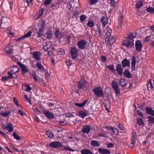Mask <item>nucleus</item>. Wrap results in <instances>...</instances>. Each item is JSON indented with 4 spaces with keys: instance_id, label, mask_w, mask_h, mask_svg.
<instances>
[{
    "instance_id": "nucleus-21",
    "label": "nucleus",
    "mask_w": 154,
    "mask_h": 154,
    "mask_svg": "<svg viewBox=\"0 0 154 154\" xmlns=\"http://www.w3.org/2000/svg\"><path fill=\"white\" fill-rule=\"evenodd\" d=\"M32 54L34 58L37 61H39L40 59L41 53L39 52H33Z\"/></svg>"
},
{
    "instance_id": "nucleus-35",
    "label": "nucleus",
    "mask_w": 154,
    "mask_h": 154,
    "mask_svg": "<svg viewBox=\"0 0 154 154\" xmlns=\"http://www.w3.org/2000/svg\"><path fill=\"white\" fill-rule=\"evenodd\" d=\"M46 20H42L41 23H39L38 25L39 29H42L44 30L46 25Z\"/></svg>"
},
{
    "instance_id": "nucleus-54",
    "label": "nucleus",
    "mask_w": 154,
    "mask_h": 154,
    "mask_svg": "<svg viewBox=\"0 0 154 154\" xmlns=\"http://www.w3.org/2000/svg\"><path fill=\"white\" fill-rule=\"evenodd\" d=\"M136 140V139H131V142L130 144L131 148H133L134 146Z\"/></svg>"
},
{
    "instance_id": "nucleus-48",
    "label": "nucleus",
    "mask_w": 154,
    "mask_h": 154,
    "mask_svg": "<svg viewBox=\"0 0 154 154\" xmlns=\"http://www.w3.org/2000/svg\"><path fill=\"white\" fill-rule=\"evenodd\" d=\"M137 33L135 32L134 33H131L129 34L127 38V39H133V38L135 37L137 35Z\"/></svg>"
},
{
    "instance_id": "nucleus-40",
    "label": "nucleus",
    "mask_w": 154,
    "mask_h": 154,
    "mask_svg": "<svg viewBox=\"0 0 154 154\" xmlns=\"http://www.w3.org/2000/svg\"><path fill=\"white\" fill-rule=\"evenodd\" d=\"M36 72L33 70L32 71V76L33 77V79L34 80L35 82H37L38 81V78L37 76Z\"/></svg>"
},
{
    "instance_id": "nucleus-55",
    "label": "nucleus",
    "mask_w": 154,
    "mask_h": 154,
    "mask_svg": "<svg viewBox=\"0 0 154 154\" xmlns=\"http://www.w3.org/2000/svg\"><path fill=\"white\" fill-rule=\"evenodd\" d=\"M98 0H89V2L90 6H92L93 5L96 4Z\"/></svg>"
},
{
    "instance_id": "nucleus-22",
    "label": "nucleus",
    "mask_w": 154,
    "mask_h": 154,
    "mask_svg": "<svg viewBox=\"0 0 154 154\" xmlns=\"http://www.w3.org/2000/svg\"><path fill=\"white\" fill-rule=\"evenodd\" d=\"M131 69H132V71L135 70V65L136 63L135 57L134 56H133L131 57Z\"/></svg>"
},
{
    "instance_id": "nucleus-24",
    "label": "nucleus",
    "mask_w": 154,
    "mask_h": 154,
    "mask_svg": "<svg viewBox=\"0 0 154 154\" xmlns=\"http://www.w3.org/2000/svg\"><path fill=\"white\" fill-rule=\"evenodd\" d=\"M104 104L106 110L109 112V110L108 108L110 107L111 105L109 100L107 99L105 100L104 102Z\"/></svg>"
},
{
    "instance_id": "nucleus-5",
    "label": "nucleus",
    "mask_w": 154,
    "mask_h": 154,
    "mask_svg": "<svg viewBox=\"0 0 154 154\" xmlns=\"http://www.w3.org/2000/svg\"><path fill=\"white\" fill-rule=\"evenodd\" d=\"M79 49L75 45L71 47L70 54L73 59H77L78 57Z\"/></svg>"
},
{
    "instance_id": "nucleus-33",
    "label": "nucleus",
    "mask_w": 154,
    "mask_h": 154,
    "mask_svg": "<svg viewBox=\"0 0 154 154\" xmlns=\"http://www.w3.org/2000/svg\"><path fill=\"white\" fill-rule=\"evenodd\" d=\"M45 8H41L39 11L38 13L36 14L37 18L36 19L40 18L43 14Z\"/></svg>"
},
{
    "instance_id": "nucleus-38",
    "label": "nucleus",
    "mask_w": 154,
    "mask_h": 154,
    "mask_svg": "<svg viewBox=\"0 0 154 154\" xmlns=\"http://www.w3.org/2000/svg\"><path fill=\"white\" fill-rule=\"evenodd\" d=\"M20 71V69L17 66H13V68L11 69V71L14 74L15 73L18 72Z\"/></svg>"
},
{
    "instance_id": "nucleus-29",
    "label": "nucleus",
    "mask_w": 154,
    "mask_h": 154,
    "mask_svg": "<svg viewBox=\"0 0 154 154\" xmlns=\"http://www.w3.org/2000/svg\"><path fill=\"white\" fill-rule=\"evenodd\" d=\"M52 30L49 29V30L45 34V36H46V38L48 39H51L52 38Z\"/></svg>"
},
{
    "instance_id": "nucleus-52",
    "label": "nucleus",
    "mask_w": 154,
    "mask_h": 154,
    "mask_svg": "<svg viewBox=\"0 0 154 154\" xmlns=\"http://www.w3.org/2000/svg\"><path fill=\"white\" fill-rule=\"evenodd\" d=\"M87 16L83 14L80 17V19L81 22H83L85 21L87 19Z\"/></svg>"
},
{
    "instance_id": "nucleus-59",
    "label": "nucleus",
    "mask_w": 154,
    "mask_h": 154,
    "mask_svg": "<svg viewBox=\"0 0 154 154\" xmlns=\"http://www.w3.org/2000/svg\"><path fill=\"white\" fill-rule=\"evenodd\" d=\"M32 33V32L31 31H29L28 32L23 35L24 38L29 37L31 36Z\"/></svg>"
},
{
    "instance_id": "nucleus-27",
    "label": "nucleus",
    "mask_w": 154,
    "mask_h": 154,
    "mask_svg": "<svg viewBox=\"0 0 154 154\" xmlns=\"http://www.w3.org/2000/svg\"><path fill=\"white\" fill-rule=\"evenodd\" d=\"M36 66L38 68V70L41 72H43L45 70L44 67L41 64V63L37 62L36 63Z\"/></svg>"
},
{
    "instance_id": "nucleus-17",
    "label": "nucleus",
    "mask_w": 154,
    "mask_h": 154,
    "mask_svg": "<svg viewBox=\"0 0 154 154\" xmlns=\"http://www.w3.org/2000/svg\"><path fill=\"white\" fill-rule=\"evenodd\" d=\"M63 41L66 45L69 44L70 43L71 38V35L64 34L63 35Z\"/></svg>"
},
{
    "instance_id": "nucleus-4",
    "label": "nucleus",
    "mask_w": 154,
    "mask_h": 154,
    "mask_svg": "<svg viewBox=\"0 0 154 154\" xmlns=\"http://www.w3.org/2000/svg\"><path fill=\"white\" fill-rule=\"evenodd\" d=\"M1 126L3 130H7L9 132L11 133L14 131V125L11 122H6L5 123H2L1 125Z\"/></svg>"
},
{
    "instance_id": "nucleus-32",
    "label": "nucleus",
    "mask_w": 154,
    "mask_h": 154,
    "mask_svg": "<svg viewBox=\"0 0 154 154\" xmlns=\"http://www.w3.org/2000/svg\"><path fill=\"white\" fill-rule=\"evenodd\" d=\"M124 19V16L123 15H120L118 18V26L121 27L122 26V24L123 22V20Z\"/></svg>"
},
{
    "instance_id": "nucleus-10",
    "label": "nucleus",
    "mask_w": 154,
    "mask_h": 154,
    "mask_svg": "<svg viewBox=\"0 0 154 154\" xmlns=\"http://www.w3.org/2000/svg\"><path fill=\"white\" fill-rule=\"evenodd\" d=\"M112 87L113 89L115 91L116 94H119L120 93V90L119 89V85L117 81H112Z\"/></svg>"
},
{
    "instance_id": "nucleus-60",
    "label": "nucleus",
    "mask_w": 154,
    "mask_h": 154,
    "mask_svg": "<svg viewBox=\"0 0 154 154\" xmlns=\"http://www.w3.org/2000/svg\"><path fill=\"white\" fill-rule=\"evenodd\" d=\"M63 149L66 150L67 151H69L72 152L75 151V150L71 149L70 146H68L67 147L66 146H64L63 147Z\"/></svg>"
},
{
    "instance_id": "nucleus-51",
    "label": "nucleus",
    "mask_w": 154,
    "mask_h": 154,
    "mask_svg": "<svg viewBox=\"0 0 154 154\" xmlns=\"http://www.w3.org/2000/svg\"><path fill=\"white\" fill-rule=\"evenodd\" d=\"M146 11L152 14H154V8L152 7H149L146 8Z\"/></svg>"
},
{
    "instance_id": "nucleus-26",
    "label": "nucleus",
    "mask_w": 154,
    "mask_h": 154,
    "mask_svg": "<svg viewBox=\"0 0 154 154\" xmlns=\"http://www.w3.org/2000/svg\"><path fill=\"white\" fill-rule=\"evenodd\" d=\"M80 152L81 154H94L92 151L87 148L82 149Z\"/></svg>"
},
{
    "instance_id": "nucleus-49",
    "label": "nucleus",
    "mask_w": 154,
    "mask_h": 154,
    "mask_svg": "<svg viewBox=\"0 0 154 154\" xmlns=\"http://www.w3.org/2000/svg\"><path fill=\"white\" fill-rule=\"evenodd\" d=\"M54 35L57 38H59L61 35V33L58 29H57L54 32Z\"/></svg>"
},
{
    "instance_id": "nucleus-45",
    "label": "nucleus",
    "mask_w": 154,
    "mask_h": 154,
    "mask_svg": "<svg viewBox=\"0 0 154 154\" xmlns=\"http://www.w3.org/2000/svg\"><path fill=\"white\" fill-rule=\"evenodd\" d=\"M136 121L139 125H144V122L141 118H138L136 119Z\"/></svg>"
},
{
    "instance_id": "nucleus-41",
    "label": "nucleus",
    "mask_w": 154,
    "mask_h": 154,
    "mask_svg": "<svg viewBox=\"0 0 154 154\" xmlns=\"http://www.w3.org/2000/svg\"><path fill=\"white\" fill-rule=\"evenodd\" d=\"M119 85L124 88L126 85L125 79H121L119 80Z\"/></svg>"
},
{
    "instance_id": "nucleus-6",
    "label": "nucleus",
    "mask_w": 154,
    "mask_h": 154,
    "mask_svg": "<svg viewBox=\"0 0 154 154\" xmlns=\"http://www.w3.org/2000/svg\"><path fill=\"white\" fill-rule=\"evenodd\" d=\"M63 146L62 143L59 141H54L50 143L48 148L58 149Z\"/></svg>"
},
{
    "instance_id": "nucleus-31",
    "label": "nucleus",
    "mask_w": 154,
    "mask_h": 154,
    "mask_svg": "<svg viewBox=\"0 0 154 154\" xmlns=\"http://www.w3.org/2000/svg\"><path fill=\"white\" fill-rule=\"evenodd\" d=\"M23 86L24 88V91L26 92H29L32 90V87L28 84H23Z\"/></svg>"
},
{
    "instance_id": "nucleus-9",
    "label": "nucleus",
    "mask_w": 154,
    "mask_h": 154,
    "mask_svg": "<svg viewBox=\"0 0 154 154\" xmlns=\"http://www.w3.org/2000/svg\"><path fill=\"white\" fill-rule=\"evenodd\" d=\"M43 112L45 116L48 119H51L54 118V114L51 112H50L48 110L43 109Z\"/></svg>"
},
{
    "instance_id": "nucleus-20",
    "label": "nucleus",
    "mask_w": 154,
    "mask_h": 154,
    "mask_svg": "<svg viewBox=\"0 0 154 154\" xmlns=\"http://www.w3.org/2000/svg\"><path fill=\"white\" fill-rule=\"evenodd\" d=\"M89 114L88 112L86 110H82L80 111L79 112L78 116H80L81 118L84 119L85 117L87 116Z\"/></svg>"
},
{
    "instance_id": "nucleus-30",
    "label": "nucleus",
    "mask_w": 154,
    "mask_h": 154,
    "mask_svg": "<svg viewBox=\"0 0 154 154\" xmlns=\"http://www.w3.org/2000/svg\"><path fill=\"white\" fill-rule=\"evenodd\" d=\"M88 101V99H87L85 101H83L82 103H74V104L75 106L81 108L84 106Z\"/></svg>"
},
{
    "instance_id": "nucleus-47",
    "label": "nucleus",
    "mask_w": 154,
    "mask_h": 154,
    "mask_svg": "<svg viewBox=\"0 0 154 154\" xmlns=\"http://www.w3.org/2000/svg\"><path fill=\"white\" fill-rule=\"evenodd\" d=\"M88 27L90 28H92L94 26V23L91 20H89L87 23Z\"/></svg>"
},
{
    "instance_id": "nucleus-13",
    "label": "nucleus",
    "mask_w": 154,
    "mask_h": 154,
    "mask_svg": "<svg viewBox=\"0 0 154 154\" xmlns=\"http://www.w3.org/2000/svg\"><path fill=\"white\" fill-rule=\"evenodd\" d=\"M17 64L19 66L22 71L23 72L22 73V74L24 75L28 72L29 70L28 69L26 66L21 63L19 61L17 62Z\"/></svg>"
},
{
    "instance_id": "nucleus-42",
    "label": "nucleus",
    "mask_w": 154,
    "mask_h": 154,
    "mask_svg": "<svg viewBox=\"0 0 154 154\" xmlns=\"http://www.w3.org/2000/svg\"><path fill=\"white\" fill-rule=\"evenodd\" d=\"M11 113V112L10 111H8L6 112H3L1 111L0 112V114L2 116L4 117H6L8 116Z\"/></svg>"
},
{
    "instance_id": "nucleus-11",
    "label": "nucleus",
    "mask_w": 154,
    "mask_h": 154,
    "mask_svg": "<svg viewBox=\"0 0 154 154\" xmlns=\"http://www.w3.org/2000/svg\"><path fill=\"white\" fill-rule=\"evenodd\" d=\"M109 3L110 6L112 7L108 12V13L111 14L113 12L114 10L116 9L117 2L114 0H109Z\"/></svg>"
},
{
    "instance_id": "nucleus-46",
    "label": "nucleus",
    "mask_w": 154,
    "mask_h": 154,
    "mask_svg": "<svg viewBox=\"0 0 154 154\" xmlns=\"http://www.w3.org/2000/svg\"><path fill=\"white\" fill-rule=\"evenodd\" d=\"M107 135V134H106V132L105 131H104L103 130L99 132L98 133V136L102 137H106Z\"/></svg>"
},
{
    "instance_id": "nucleus-37",
    "label": "nucleus",
    "mask_w": 154,
    "mask_h": 154,
    "mask_svg": "<svg viewBox=\"0 0 154 154\" xmlns=\"http://www.w3.org/2000/svg\"><path fill=\"white\" fill-rule=\"evenodd\" d=\"M49 44V42L43 43L42 48L45 51H47L50 48L51 46Z\"/></svg>"
},
{
    "instance_id": "nucleus-1",
    "label": "nucleus",
    "mask_w": 154,
    "mask_h": 154,
    "mask_svg": "<svg viewBox=\"0 0 154 154\" xmlns=\"http://www.w3.org/2000/svg\"><path fill=\"white\" fill-rule=\"evenodd\" d=\"M106 34L105 35V42L107 44L109 43L111 45H112L116 42V38L113 35L111 36V34L112 32V30L111 28L108 27L106 28Z\"/></svg>"
},
{
    "instance_id": "nucleus-62",
    "label": "nucleus",
    "mask_w": 154,
    "mask_h": 154,
    "mask_svg": "<svg viewBox=\"0 0 154 154\" xmlns=\"http://www.w3.org/2000/svg\"><path fill=\"white\" fill-rule=\"evenodd\" d=\"M145 106L146 103H143L140 104V105L138 107V108L142 110H144V108H145Z\"/></svg>"
},
{
    "instance_id": "nucleus-61",
    "label": "nucleus",
    "mask_w": 154,
    "mask_h": 154,
    "mask_svg": "<svg viewBox=\"0 0 154 154\" xmlns=\"http://www.w3.org/2000/svg\"><path fill=\"white\" fill-rule=\"evenodd\" d=\"M24 98L29 103L31 104V100L27 95H24Z\"/></svg>"
},
{
    "instance_id": "nucleus-25",
    "label": "nucleus",
    "mask_w": 154,
    "mask_h": 154,
    "mask_svg": "<svg viewBox=\"0 0 154 154\" xmlns=\"http://www.w3.org/2000/svg\"><path fill=\"white\" fill-rule=\"evenodd\" d=\"M123 74L125 76L128 78L130 79L132 78V75L131 73L128 69H125Z\"/></svg>"
},
{
    "instance_id": "nucleus-12",
    "label": "nucleus",
    "mask_w": 154,
    "mask_h": 154,
    "mask_svg": "<svg viewBox=\"0 0 154 154\" xmlns=\"http://www.w3.org/2000/svg\"><path fill=\"white\" fill-rule=\"evenodd\" d=\"M135 45L136 50L138 52L141 51L143 46H142V42L140 40H138L136 41Z\"/></svg>"
},
{
    "instance_id": "nucleus-63",
    "label": "nucleus",
    "mask_w": 154,
    "mask_h": 154,
    "mask_svg": "<svg viewBox=\"0 0 154 154\" xmlns=\"http://www.w3.org/2000/svg\"><path fill=\"white\" fill-rule=\"evenodd\" d=\"M52 0H45V1L44 4L45 5H47L51 4Z\"/></svg>"
},
{
    "instance_id": "nucleus-58",
    "label": "nucleus",
    "mask_w": 154,
    "mask_h": 154,
    "mask_svg": "<svg viewBox=\"0 0 154 154\" xmlns=\"http://www.w3.org/2000/svg\"><path fill=\"white\" fill-rule=\"evenodd\" d=\"M147 86L148 89L150 88L151 89L153 88V85L152 84L151 79H150L149 81Z\"/></svg>"
},
{
    "instance_id": "nucleus-2",
    "label": "nucleus",
    "mask_w": 154,
    "mask_h": 154,
    "mask_svg": "<svg viewBox=\"0 0 154 154\" xmlns=\"http://www.w3.org/2000/svg\"><path fill=\"white\" fill-rule=\"evenodd\" d=\"M92 91L96 96L100 98L104 96L103 91L102 88L100 86H96L94 88Z\"/></svg>"
},
{
    "instance_id": "nucleus-43",
    "label": "nucleus",
    "mask_w": 154,
    "mask_h": 154,
    "mask_svg": "<svg viewBox=\"0 0 154 154\" xmlns=\"http://www.w3.org/2000/svg\"><path fill=\"white\" fill-rule=\"evenodd\" d=\"M91 145L92 146L98 147L100 145L98 142L96 140H93L91 141Z\"/></svg>"
},
{
    "instance_id": "nucleus-23",
    "label": "nucleus",
    "mask_w": 154,
    "mask_h": 154,
    "mask_svg": "<svg viewBox=\"0 0 154 154\" xmlns=\"http://www.w3.org/2000/svg\"><path fill=\"white\" fill-rule=\"evenodd\" d=\"M146 112L150 116H154V110L151 107H147L145 108Z\"/></svg>"
},
{
    "instance_id": "nucleus-8",
    "label": "nucleus",
    "mask_w": 154,
    "mask_h": 154,
    "mask_svg": "<svg viewBox=\"0 0 154 154\" xmlns=\"http://www.w3.org/2000/svg\"><path fill=\"white\" fill-rule=\"evenodd\" d=\"M134 40L133 39H127L123 41L122 45L125 46L128 48L132 47L134 45Z\"/></svg>"
},
{
    "instance_id": "nucleus-14",
    "label": "nucleus",
    "mask_w": 154,
    "mask_h": 154,
    "mask_svg": "<svg viewBox=\"0 0 154 154\" xmlns=\"http://www.w3.org/2000/svg\"><path fill=\"white\" fill-rule=\"evenodd\" d=\"M91 127L90 125H86L82 126V132L83 134H88L91 130Z\"/></svg>"
},
{
    "instance_id": "nucleus-16",
    "label": "nucleus",
    "mask_w": 154,
    "mask_h": 154,
    "mask_svg": "<svg viewBox=\"0 0 154 154\" xmlns=\"http://www.w3.org/2000/svg\"><path fill=\"white\" fill-rule=\"evenodd\" d=\"M100 21L102 24V26L104 28L108 22V17L107 16L105 17L102 15L101 17Z\"/></svg>"
},
{
    "instance_id": "nucleus-56",
    "label": "nucleus",
    "mask_w": 154,
    "mask_h": 154,
    "mask_svg": "<svg viewBox=\"0 0 154 154\" xmlns=\"http://www.w3.org/2000/svg\"><path fill=\"white\" fill-rule=\"evenodd\" d=\"M46 134L48 136L51 138H52L54 137V134L51 131H48L46 133Z\"/></svg>"
},
{
    "instance_id": "nucleus-34",
    "label": "nucleus",
    "mask_w": 154,
    "mask_h": 154,
    "mask_svg": "<svg viewBox=\"0 0 154 154\" xmlns=\"http://www.w3.org/2000/svg\"><path fill=\"white\" fill-rule=\"evenodd\" d=\"M12 48L10 45H8L5 48V52L7 54H11L13 50Z\"/></svg>"
},
{
    "instance_id": "nucleus-57",
    "label": "nucleus",
    "mask_w": 154,
    "mask_h": 154,
    "mask_svg": "<svg viewBox=\"0 0 154 154\" xmlns=\"http://www.w3.org/2000/svg\"><path fill=\"white\" fill-rule=\"evenodd\" d=\"M13 135L14 137L17 140H19L21 139L20 137L17 135L15 132L13 133Z\"/></svg>"
},
{
    "instance_id": "nucleus-39",
    "label": "nucleus",
    "mask_w": 154,
    "mask_h": 154,
    "mask_svg": "<svg viewBox=\"0 0 154 154\" xmlns=\"http://www.w3.org/2000/svg\"><path fill=\"white\" fill-rule=\"evenodd\" d=\"M154 116H149L147 117V118L148 119L147 121L150 124L154 123Z\"/></svg>"
},
{
    "instance_id": "nucleus-53",
    "label": "nucleus",
    "mask_w": 154,
    "mask_h": 154,
    "mask_svg": "<svg viewBox=\"0 0 154 154\" xmlns=\"http://www.w3.org/2000/svg\"><path fill=\"white\" fill-rule=\"evenodd\" d=\"M108 68L112 72H114L116 71V69L114 68V66L113 64L110 66H108Z\"/></svg>"
},
{
    "instance_id": "nucleus-28",
    "label": "nucleus",
    "mask_w": 154,
    "mask_h": 154,
    "mask_svg": "<svg viewBox=\"0 0 154 154\" xmlns=\"http://www.w3.org/2000/svg\"><path fill=\"white\" fill-rule=\"evenodd\" d=\"M7 74L8 75V79H17L18 78V76L17 75H14V74L11 71H8Z\"/></svg>"
},
{
    "instance_id": "nucleus-19",
    "label": "nucleus",
    "mask_w": 154,
    "mask_h": 154,
    "mask_svg": "<svg viewBox=\"0 0 154 154\" xmlns=\"http://www.w3.org/2000/svg\"><path fill=\"white\" fill-rule=\"evenodd\" d=\"M98 152L100 154H110V150L106 149L99 148L98 149Z\"/></svg>"
},
{
    "instance_id": "nucleus-15",
    "label": "nucleus",
    "mask_w": 154,
    "mask_h": 154,
    "mask_svg": "<svg viewBox=\"0 0 154 154\" xmlns=\"http://www.w3.org/2000/svg\"><path fill=\"white\" fill-rule=\"evenodd\" d=\"M123 66L120 64H118L116 66V70L117 71L118 74L120 76L123 75Z\"/></svg>"
},
{
    "instance_id": "nucleus-44",
    "label": "nucleus",
    "mask_w": 154,
    "mask_h": 154,
    "mask_svg": "<svg viewBox=\"0 0 154 154\" xmlns=\"http://www.w3.org/2000/svg\"><path fill=\"white\" fill-rule=\"evenodd\" d=\"M44 30L42 29H39L38 31L37 32V36L38 38L41 37L44 34Z\"/></svg>"
},
{
    "instance_id": "nucleus-3",
    "label": "nucleus",
    "mask_w": 154,
    "mask_h": 154,
    "mask_svg": "<svg viewBox=\"0 0 154 154\" xmlns=\"http://www.w3.org/2000/svg\"><path fill=\"white\" fill-rule=\"evenodd\" d=\"M87 84V81L84 77L81 78L80 80L77 83V88L80 89V91H82Z\"/></svg>"
},
{
    "instance_id": "nucleus-50",
    "label": "nucleus",
    "mask_w": 154,
    "mask_h": 154,
    "mask_svg": "<svg viewBox=\"0 0 154 154\" xmlns=\"http://www.w3.org/2000/svg\"><path fill=\"white\" fill-rule=\"evenodd\" d=\"M57 53L58 54L62 55L65 54V51L64 50L61 48H59L58 49Z\"/></svg>"
},
{
    "instance_id": "nucleus-18",
    "label": "nucleus",
    "mask_w": 154,
    "mask_h": 154,
    "mask_svg": "<svg viewBox=\"0 0 154 154\" xmlns=\"http://www.w3.org/2000/svg\"><path fill=\"white\" fill-rule=\"evenodd\" d=\"M121 63L123 68L130 66V60H128L126 58L123 59L121 62Z\"/></svg>"
},
{
    "instance_id": "nucleus-7",
    "label": "nucleus",
    "mask_w": 154,
    "mask_h": 154,
    "mask_svg": "<svg viewBox=\"0 0 154 154\" xmlns=\"http://www.w3.org/2000/svg\"><path fill=\"white\" fill-rule=\"evenodd\" d=\"M87 44V41L85 39H81L77 42V46L78 49L81 50H83L86 48Z\"/></svg>"
},
{
    "instance_id": "nucleus-64",
    "label": "nucleus",
    "mask_w": 154,
    "mask_h": 154,
    "mask_svg": "<svg viewBox=\"0 0 154 154\" xmlns=\"http://www.w3.org/2000/svg\"><path fill=\"white\" fill-rule=\"evenodd\" d=\"M66 64L67 66L70 67L72 64V63L71 60H66Z\"/></svg>"
},
{
    "instance_id": "nucleus-36",
    "label": "nucleus",
    "mask_w": 154,
    "mask_h": 154,
    "mask_svg": "<svg viewBox=\"0 0 154 154\" xmlns=\"http://www.w3.org/2000/svg\"><path fill=\"white\" fill-rule=\"evenodd\" d=\"M143 6V2L142 0H140L139 2H137L135 4V8L139 9Z\"/></svg>"
}]
</instances>
